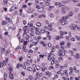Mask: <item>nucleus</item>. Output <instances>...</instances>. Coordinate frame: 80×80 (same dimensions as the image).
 <instances>
[{
  "mask_svg": "<svg viewBox=\"0 0 80 80\" xmlns=\"http://www.w3.org/2000/svg\"><path fill=\"white\" fill-rule=\"evenodd\" d=\"M65 17H63L60 20V22L62 23L61 25H66L68 23L67 22L65 21Z\"/></svg>",
  "mask_w": 80,
  "mask_h": 80,
  "instance_id": "nucleus-1",
  "label": "nucleus"
},
{
  "mask_svg": "<svg viewBox=\"0 0 80 80\" xmlns=\"http://www.w3.org/2000/svg\"><path fill=\"white\" fill-rule=\"evenodd\" d=\"M70 28L72 30H76L77 28L78 30H80V27H78V25L77 24H75L74 26H71Z\"/></svg>",
  "mask_w": 80,
  "mask_h": 80,
  "instance_id": "nucleus-2",
  "label": "nucleus"
},
{
  "mask_svg": "<svg viewBox=\"0 0 80 80\" xmlns=\"http://www.w3.org/2000/svg\"><path fill=\"white\" fill-rule=\"evenodd\" d=\"M59 52H58V56H65V53L64 52L60 49L58 50Z\"/></svg>",
  "mask_w": 80,
  "mask_h": 80,
  "instance_id": "nucleus-3",
  "label": "nucleus"
},
{
  "mask_svg": "<svg viewBox=\"0 0 80 80\" xmlns=\"http://www.w3.org/2000/svg\"><path fill=\"white\" fill-rule=\"evenodd\" d=\"M9 74L10 79H13V73L11 72H9Z\"/></svg>",
  "mask_w": 80,
  "mask_h": 80,
  "instance_id": "nucleus-4",
  "label": "nucleus"
},
{
  "mask_svg": "<svg viewBox=\"0 0 80 80\" xmlns=\"http://www.w3.org/2000/svg\"><path fill=\"white\" fill-rule=\"evenodd\" d=\"M44 10V8H43L41 7H39L38 8V11L39 12H42Z\"/></svg>",
  "mask_w": 80,
  "mask_h": 80,
  "instance_id": "nucleus-5",
  "label": "nucleus"
},
{
  "mask_svg": "<svg viewBox=\"0 0 80 80\" xmlns=\"http://www.w3.org/2000/svg\"><path fill=\"white\" fill-rule=\"evenodd\" d=\"M5 19L6 20H7V21H8L9 22V23H12V20L10 18L6 17H5Z\"/></svg>",
  "mask_w": 80,
  "mask_h": 80,
  "instance_id": "nucleus-6",
  "label": "nucleus"
},
{
  "mask_svg": "<svg viewBox=\"0 0 80 80\" xmlns=\"http://www.w3.org/2000/svg\"><path fill=\"white\" fill-rule=\"evenodd\" d=\"M28 62H25L24 63V64L25 65L22 66H23L22 67H23V68L24 69V70H26V66H25V65H28Z\"/></svg>",
  "mask_w": 80,
  "mask_h": 80,
  "instance_id": "nucleus-7",
  "label": "nucleus"
},
{
  "mask_svg": "<svg viewBox=\"0 0 80 80\" xmlns=\"http://www.w3.org/2000/svg\"><path fill=\"white\" fill-rule=\"evenodd\" d=\"M64 8H66V7H63V8L62 9L61 11V13H62L64 14L65 13H66V11L65 10V9H64Z\"/></svg>",
  "mask_w": 80,
  "mask_h": 80,
  "instance_id": "nucleus-8",
  "label": "nucleus"
},
{
  "mask_svg": "<svg viewBox=\"0 0 80 80\" xmlns=\"http://www.w3.org/2000/svg\"><path fill=\"white\" fill-rule=\"evenodd\" d=\"M15 6H12L11 8L9 9L10 12H12V11L14 10H15Z\"/></svg>",
  "mask_w": 80,
  "mask_h": 80,
  "instance_id": "nucleus-9",
  "label": "nucleus"
},
{
  "mask_svg": "<svg viewBox=\"0 0 80 80\" xmlns=\"http://www.w3.org/2000/svg\"><path fill=\"white\" fill-rule=\"evenodd\" d=\"M48 59L49 61H50L52 59V58L50 57H51V54H48Z\"/></svg>",
  "mask_w": 80,
  "mask_h": 80,
  "instance_id": "nucleus-10",
  "label": "nucleus"
},
{
  "mask_svg": "<svg viewBox=\"0 0 80 80\" xmlns=\"http://www.w3.org/2000/svg\"><path fill=\"white\" fill-rule=\"evenodd\" d=\"M48 15L50 17H51V18H53V17H54V15L53 14L51 13H49Z\"/></svg>",
  "mask_w": 80,
  "mask_h": 80,
  "instance_id": "nucleus-11",
  "label": "nucleus"
},
{
  "mask_svg": "<svg viewBox=\"0 0 80 80\" xmlns=\"http://www.w3.org/2000/svg\"><path fill=\"white\" fill-rule=\"evenodd\" d=\"M63 72L65 74V76H66V77H68V72H67V71L64 70L63 71Z\"/></svg>",
  "mask_w": 80,
  "mask_h": 80,
  "instance_id": "nucleus-12",
  "label": "nucleus"
},
{
  "mask_svg": "<svg viewBox=\"0 0 80 80\" xmlns=\"http://www.w3.org/2000/svg\"><path fill=\"white\" fill-rule=\"evenodd\" d=\"M8 23V22L6 21H4L2 22V25H4L5 24H7Z\"/></svg>",
  "mask_w": 80,
  "mask_h": 80,
  "instance_id": "nucleus-13",
  "label": "nucleus"
},
{
  "mask_svg": "<svg viewBox=\"0 0 80 80\" xmlns=\"http://www.w3.org/2000/svg\"><path fill=\"white\" fill-rule=\"evenodd\" d=\"M73 11H70L69 12V16L70 17H72V16L73 15Z\"/></svg>",
  "mask_w": 80,
  "mask_h": 80,
  "instance_id": "nucleus-14",
  "label": "nucleus"
},
{
  "mask_svg": "<svg viewBox=\"0 0 80 80\" xmlns=\"http://www.w3.org/2000/svg\"><path fill=\"white\" fill-rule=\"evenodd\" d=\"M35 33L37 35H41V32L38 31H36L35 32Z\"/></svg>",
  "mask_w": 80,
  "mask_h": 80,
  "instance_id": "nucleus-15",
  "label": "nucleus"
},
{
  "mask_svg": "<svg viewBox=\"0 0 80 80\" xmlns=\"http://www.w3.org/2000/svg\"><path fill=\"white\" fill-rule=\"evenodd\" d=\"M26 42H29V36L28 35H27L26 36Z\"/></svg>",
  "mask_w": 80,
  "mask_h": 80,
  "instance_id": "nucleus-16",
  "label": "nucleus"
},
{
  "mask_svg": "<svg viewBox=\"0 0 80 80\" xmlns=\"http://www.w3.org/2000/svg\"><path fill=\"white\" fill-rule=\"evenodd\" d=\"M32 68L31 67H28L27 70H28V71H32Z\"/></svg>",
  "mask_w": 80,
  "mask_h": 80,
  "instance_id": "nucleus-17",
  "label": "nucleus"
},
{
  "mask_svg": "<svg viewBox=\"0 0 80 80\" xmlns=\"http://www.w3.org/2000/svg\"><path fill=\"white\" fill-rule=\"evenodd\" d=\"M8 70L9 71V72H12L13 71V70H12V68H11V67H9L8 68Z\"/></svg>",
  "mask_w": 80,
  "mask_h": 80,
  "instance_id": "nucleus-18",
  "label": "nucleus"
},
{
  "mask_svg": "<svg viewBox=\"0 0 80 80\" xmlns=\"http://www.w3.org/2000/svg\"><path fill=\"white\" fill-rule=\"evenodd\" d=\"M42 72H44V71H45V70H47V68L43 67L42 68Z\"/></svg>",
  "mask_w": 80,
  "mask_h": 80,
  "instance_id": "nucleus-19",
  "label": "nucleus"
},
{
  "mask_svg": "<svg viewBox=\"0 0 80 80\" xmlns=\"http://www.w3.org/2000/svg\"><path fill=\"white\" fill-rule=\"evenodd\" d=\"M2 54L5 53V48L2 49Z\"/></svg>",
  "mask_w": 80,
  "mask_h": 80,
  "instance_id": "nucleus-20",
  "label": "nucleus"
},
{
  "mask_svg": "<svg viewBox=\"0 0 80 80\" xmlns=\"http://www.w3.org/2000/svg\"><path fill=\"white\" fill-rule=\"evenodd\" d=\"M41 68V67L40 66H38L36 67V69L37 70H39Z\"/></svg>",
  "mask_w": 80,
  "mask_h": 80,
  "instance_id": "nucleus-21",
  "label": "nucleus"
},
{
  "mask_svg": "<svg viewBox=\"0 0 80 80\" xmlns=\"http://www.w3.org/2000/svg\"><path fill=\"white\" fill-rule=\"evenodd\" d=\"M74 57L75 58H76V59H78L79 58H80V56H79V55H74Z\"/></svg>",
  "mask_w": 80,
  "mask_h": 80,
  "instance_id": "nucleus-22",
  "label": "nucleus"
},
{
  "mask_svg": "<svg viewBox=\"0 0 80 80\" xmlns=\"http://www.w3.org/2000/svg\"><path fill=\"white\" fill-rule=\"evenodd\" d=\"M23 58L22 57V56H21V57H20L19 60L20 62H21V61H22V60H23Z\"/></svg>",
  "mask_w": 80,
  "mask_h": 80,
  "instance_id": "nucleus-23",
  "label": "nucleus"
},
{
  "mask_svg": "<svg viewBox=\"0 0 80 80\" xmlns=\"http://www.w3.org/2000/svg\"><path fill=\"white\" fill-rule=\"evenodd\" d=\"M41 33H45L46 32V31L45 29H42L41 31Z\"/></svg>",
  "mask_w": 80,
  "mask_h": 80,
  "instance_id": "nucleus-24",
  "label": "nucleus"
},
{
  "mask_svg": "<svg viewBox=\"0 0 80 80\" xmlns=\"http://www.w3.org/2000/svg\"><path fill=\"white\" fill-rule=\"evenodd\" d=\"M36 25H37L38 27H40V26H41V24H40V23L38 22L37 23Z\"/></svg>",
  "mask_w": 80,
  "mask_h": 80,
  "instance_id": "nucleus-25",
  "label": "nucleus"
},
{
  "mask_svg": "<svg viewBox=\"0 0 80 80\" xmlns=\"http://www.w3.org/2000/svg\"><path fill=\"white\" fill-rule=\"evenodd\" d=\"M3 1L4 3H5V4H7L8 3V1H7V0H3Z\"/></svg>",
  "mask_w": 80,
  "mask_h": 80,
  "instance_id": "nucleus-26",
  "label": "nucleus"
},
{
  "mask_svg": "<svg viewBox=\"0 0 80 80\" xmlns=\"http://www.w3.org/2000/svg\"><path fill=\"white\" fill-rule=\"evenodd\" d=\"M71 40L72 41V42H75V39L74 38H71Z\"/></svg>",
  "mask_w": 80,
  "mask_h": 80,
  "instance_id": "nucleus-27",
  "label": "nucleus"
},
{
  "mask_svg": "<svg viewBox=\"0 0 80 80\" xmlns=\"http://www.w3.org/2000/svg\"><path fill=\"white\" fill-rule=\"evenodd\" d=\"M58 59L59 60H63V58L62 57H59L58 58Z\"/></svg>",
  "mask_w": 80,
  "mask_h": 80,
  "instance_id": "nucleus-28",
  "label": "nucleus"
},
{
  "mask_svg": "<svg viewBox=\"0 0 80 80\" xmlns=\"http://www.w3.org/2000/svg\"><path fill=\"white\" fill-rule=\"evenodd\" d=\"M28 43V42L26 41H25L23 42V44H24L25 45H27Z\"/></svg>",
  "mask_w": 80,
  "mask_h": 80,
  "instance_id": "nucleus-29",
  "label": "nucleus"
},
{
  "mask_svg": "<svg viewBox=\"0 0 80 80\" xmlns=\"http://www.w3.org/2000/svg\"><path fill=\"white\" fill-rule=\"evenodd\" d=\"M3 62H1L0 63V68H2V67H3V65L2 64Z\"/></svg>",
  "mask_w": 80,
  "mask_h": 80,
  "instance_id": "nucleus-30",
  "label": "nucleus"
},
{
  "mask_svg": "<svg viewBox=\"0 0 80 80\" xmlns=\"http://www.w3.org/2000/svg\"><path fill=\"white\" fill-rule=\"evenodd\" d=\"M35 2L36 4H38L39 3V1H38V0H35Z\"/></svg>",
  "mask_w": 80,
  "mask_h": 80,
  "instance_id": "nucleus-31",
  "label": "nucleus"
},
{
  "mask_svg": "<svg viewBox=\"0 0 80 80\" xmlns=\"http://www.w3.org/2000/svg\"><path fill=\"white\" fill-rule=\"evenodd\" d=\"M45 5L47 6H49V5H50V3L48 2H46L45 3Z\"/></svg>",
  "mask_w": 80,
  "mask_h": 80,
  "instance_id": "nucleus-32",
  "label": "nucleus"
},
{
  "mask_svg": "<svg viewBox=\"0 0 80 80\" xmlns=\"http://www.w3.org/2000/svg\"><path fill=\"white\" fill-rule=\"evenodd\" d=\"M55 67L57 68H58V67H60V65H59L58 64L55 65Z\"/></svg>",
  "mask_w": 80,
  "mask_h": 80,
  "instance_id": "nucleus-33",
  "label": "nucleus"
},
{
  "mask_svg": "<svg viewBox=\"0 0 80 80\" xmlns=\"http://www.w3.org/2000/svg\"><path fill=\"white\" fill-rule=\"evenodd\" d=\"M42 80H47V78L45 77H43L42 78Z\"/></svg>",
  "mask_w": 80,
  "mask_h": 80,
  "instance_id": "nucleus-34",
  "label": "nucleus"
},
{
  "mask_svg": "<svg viewBox=\"0 0 80 80\" xmlns=\"http://www.w3.org/2000/svg\"><path fill=\"white\" fill-rule=\"evenodd\" d=\"M79 10V9H78V8H76L75 9V12L77 13V12H78Z\"/></svg>",
  "mask_w": 80,
  "mask_h": 80,
  "instance_id": "nucleus-35",
  "label": "nucleus"
},
{
  "mask_svg": "<svg viewBox=\"0 0 80 80\" xmlns=\"http://www.w3.org/2000/svg\"><path fill=\"white\" fill-rule=\"evenodd\" d=\"M61 3L60 2H56L55 3V5H60Z\"/></svg>",
  "mask_w": 80,
  "mask_h": 80,
  "instance_id": "nucleus-36",
  "label": "nucleus"
},
{
  "mask_svg": "<svg viewBox=\"0 0 80 80\" xmlns=\"http://www.w3.org/2000/svg\"><path fill=\"white\" fill-rule=\"evenodd\" d=\"M51 60H52V61H53H53H55V59L53 57H52Z\"/></svg>",
  "mask_w": 80,
  "mask_h": 80,
  "instance_id": "nucleus-37",
  "label": "nucleus"
},
{
  "mask_svg": "<svg viewBox=\"0 0 80 80\" xmlns=\"http://www.w3.org/2000/svg\"><path fill=\"white\" fill-rule=\"evenodd\" d=\"M48 47H52V44L50 43H48Z\"/></svg>",
  "mask_w": 80,
  "mask_h": 80,
  "instance_id": "nucleus-38",
  "label": "nucleus"
},
{
  "mask_svg": "<svg viewBox=\"0 0 80 80\" xmlns=\"http://www.w3.org/2000/svg\"><path fill=\"white\" fill-rule=\"evenodd\" d=\"M23 41H24V40L23 39H22L20 40V42L21 43H22L23 42Z\"/></svg>",
  "mask_w": 80,
  "mask_h": 80,
  "instance_id": "nucleus-39",
  "label": "nucleus"
},
{
  "mask_svg": "<svg viewBox=\"0 0 80 80\" xmlns=\"http://www.w3.org/2000/svg\"><path fill=\"white\" fill-rule=\"evenodd\" d=\"M45 42L43 41H41L40 42V44H41V45H43Z\"/></svg>",
  "mask_w": 80,
  "mask_h": 80,
  "instance_id": "nucleus-40",
  "label": "nucleus"
},
{
  "mask_svg": "<svg viewBox=\"0 0 80 80\" xmlns=\"http://www.w3.org/2000/svg\"><path fill=\"white\" fill-rule=\"evenodd\" d=\"M2 65H3L4 66H6V63H5V61H4L3 62H2Z\"/></svg>",
  "mask_w": 80,
  "mask_h": 80,
  "instance_id": "nucleus-41",
  "label": "nucleus"
},
{
  "mask_svg": "<svg viewBox=\"0 0 80 80\" xmlns=\"http://www.w3.org/2000/svg\"><path fill=\"white\" fill-rule=\"evenodd\" d=\"M47 37L49 38L48 39L49 40H50L51 38V36H50V35H47Z\"/></svg>",
  "mask_w": 80,
  "mask_h": 80,
  "instance_id": "nucleus-42",
  "label": "nucleus"
},
{
  "mask_svg": "<svg viewBox=\"0 0 80 80\" xmlns=\"http://www.w3.org/2000/svg\"><path fill=\"white\" fill-rule=\"evenodd\" d=\"M64 42H62L60 43V45L61 46H62V45H63V44H64Z\"/></svg>",
  "mask_w": 80,
  "mask_h": 80,
  "instance_id": "nucleus-43",
  "label": "nucleus"
},
{
  "mask_svg": "<svg viewBox=\"0 0 80 80\" xmlns=\"http://www.w3.org/2000/svg\"><path fill=\"white\" fill-rule=\"evenodd\" d=\"M20 63L18 64L17 66V67L18 68H20Z\"/></svg>",
  "mask_w": 80,
  "mask_h": 80,
  "instance_id": "nucleus-44",
  "label": "nucleus"
},
{
  "mask_svg": "<svg viewBox=\"0 0 80 80\" xmlns=\"http://www.w3.org/2000/svg\"><path fill=\"white\" fill-rule=\"evenodd\" d=\"M30 31L31 32H32V33H33L34 32V30H33V29L31 28L30 29Z\"/></svg>",
  "mask_w": 80,
  "mask_h": 80,
  "instance_id": "nucleus-45",
  "label": "nucleus"
},
{
  "mask_svg": "<svg viewBox=\"0 0 80 80\" xmlns=\"http://www.w3.org/2000/svg\"><path fill=\"white\" fill-rule=\"evenodd\" d=\"M78 1H79V0H73V2H78Z\"/></svg>",
  "mask_w": 80,
  "mask_h": 80,
  "instance_id": "nucleus-46",
  "label": "nucleus"
},
{
  "mask_svg": "<svg viewBox=\"0 0 80 80\" xmlns=\"http://www.w3.org/2000/svg\"><path fill=\"white\" fill-rule=\"evenodd\" d=\"M60 38V36H58L56 38V40H58Z\"/></svg>",
  "mask_w": 80,
  "mask_h": 80,
  "instance_id": "nucleus-47",
  "label": "nucleus"
},
{
  "mask_svg": "<svg viewBox=\"0 0 80 80\" xmlns=\"http://www.w3.org/2000/svg\"><path fill=\"white\" fill-rule=\"evenodd\" d=\"M3 9L4 10V11H5V12H6V11H7V8H3Z\"/></svg>",
  "mask_w": 80,
  "mask_h": 80,
  "instance_id": "nucleus-48",
  "label": "nucleus"
},
{
  "mask_svg": "<svg viewBox=\"0 0 80 80\" xmlns=\"http://www.w3.org/2000/svg\"><path fill=\"white\" fill-rule=\"evenodd\" d=\"M65 38L67 39L68 40H69V37L68 36H66Z\"/></svg>",
  "mask_w": 80,
  "mask_h": 80,
  "instance_id": "nucleus-49",
  "label": "nucleus"
},
{
  "mask_svg": "<svg viewBox=\"0 0 80 80\" xmlns=\"http://www.w3.org/2000/svg\"><path fill=\"white\" fill-rule=\"evenodd\" d=\"M69 70H70L71 72H72V71H73V68H69Z\"/></svg>",
  "mask_w": 80,
  "mask_h": 80,
  "instance_id": "nucleus-50",
  "label": "nucleus"
},
{
  "mask_svg": "<svg viewBox=\"0 0 80 80\" xmlns=\"http://www.w3.org/2000/svg\"><path fill=\"white\" fill-rule=\"evenodd\" d=\"M14 14L15 15H16L17 14V11H15V12L14 13Z\"/></svg>",
  "mask_w": 80,
  "mask_h": 80,
  "instance_id": "nucleus-51",
  "label": "nucleus"
},
{
  "mask_svg": "<svg viewBox=\"0 0 80 80\" xmlns=\"http://www.w3.org/2000/svg\"><path fill=\"white\" fill-rule=\"evenodd\" d=\"M23 24H24V25H26V24H27V22H26L25 21H23Z\"/></svg>",
  "mask_w": 80,
  "mask_h": 80,
  "instance_id": "nucleus-52",
  "label": "nucleus"
},
{
  "mask_svg": "<svg viewBox=\"0 0 80 80\" xmlns=\"http://www.w3.org/2000/svg\"><path fill=\"white\" fill-rule=\"evenodd\" d=\"M32 5V3L31 2H29L28 3V5H29V6H31Z\"/></svg>",
  "mask_w": 80,
  "mask_h": 80,
  "instance_id": "nucleus-53",
  "label": "nucleus"
},
{
  "mask_svg": "<svg viewBox=\"0 0 80 80\" xmlns=\"http://www.w3.org/2000/svg\"><path fill=\"white\" fill-rule=\"evenodd\" d=\"M30 35L31 36H32V37H34V34L33 33H30Z\"/></svg>",
  "mask_w": 80,
  "mask_h": 80,
  "instance_id": "nucleus-54",
  "label": "nucleus"
},
{
  "mask_svg": "<svg viewBox=\"0 0 80 80\" xmlns=\"http://www.w3.org/2000/svg\"><path fill=\"white\" fill-rule=\"evenodd\" d=\"M23 30L24 32H26L27 31V28H24L23 29Z\"/></svg>",
  "mask_w": 80,
  "mask_h": 80,
  "instance_id": "nucleus-55",
  "label": "nucleus"
},
{
  "mask_svg": "<svg viewBox=\"0 0 80 80\" xmlns=\"http://www.w3.org/2000/svg\"><path fill=\"white\" fill-rule=\"evenodd\" d=\"M28 52L29 53H33V51H32V50H29L28 51Z\"/></svg>",
  "mask_w": 80,
  "mask_h": 80,
  "instance_id": "nucleus-56",
  "label": "nucleus"
},
{
  "mask_svg": "<svg viewBox=\"0 0 80 80\" xmlns=\"http://www.w3.org/2000/svg\"><path fill=\"white\" fill-rule=\"evenodd\" d=\"M76 69H77V67L74 66V68H73L74 70H75H75H76Z\"/></svg>",
  "mask_w": 80,
  "mask_h": 80,
  "instance_id": "nucleus-57",
  "label": "nucleus"
},
{
  "mask_svg": "<svg viewBox=\"0 0 80 80\" xmlns=\"http://www.w3.org/2000/svg\"><path fill=\"white\" fill-rule=\"evenodd\" d=\"M28 58H30L31 57V55H30V54H28Z\"/></svg>",
  "mask_w": 80,
  "mask_h": 80,
  "instance_id": "nucleus-58",
  "label": "nucleus"
},
{
  "mask_svg": "<svg viewBox=\"0 0 80 80\" xmlns=\"http://www.w3.org/2000/svg\"><path fill=\"white\" fill-rule=\"evenodd\" d=\"M65 18V20H66V18H69V16H68V15H67L66 16Z\"/></svg>",
  "mask_w": 80,
  "mask_h": 80,
  "instance_id": "nucleus-59",
  "label": "nucleus"
},
{
  "mask_svg": "<svg viewBox=\"0 0 80 80\" xmlns=\"http://www.w3.org/2000/svg\"><path fill=\"white\" fill-rule=\"evenodd\" d=\"M45 22H46V23H47V24H48H48H49V22H48V20H46V21H45Z\"/></svg>",
  "mask_w": 80,
  "mask_h": 80,
  "instance_id": "nucleus-60",
  "label": "nucleus"
},
{
  "mask_svg": "<svg viewBox=\"0 0 80 80\" xmlns=\"http://www.w3.org/2000/svg\"><path fill=\"white\" fill-rule=\"evenodd\" d=\"M76 39L78 40H80V38L77 37H76Z\"/></svg>",
  "mask_w": 80,
  "mask_h": 80,
  "instance_id": "nucleus-61",
  "label": "nucleus"
},
{
  "mask_svg": "<svg viewBox=\"0 0 80 80\" xmlns=\"http://www.w3.org/2000/svg\"><path fill=\"white\" fill-rule=\"evenodd\" d=\"M44 28H45V29H48V27L44 26Z\"/></svg>",
  "mask_w": 80,
  "mask_h": 80,
  "instance_id": "nucleus-62",
  "label": "nucleus"
},
{
  "mask_svg": "<svg viewBox=\"0 0 80 80\" xmlns=\"http://www.w3.org/2000/svg\"><path fill=\"white\" fill-rule=\"evenodd\" d=\"M4 34L5 35H6V36L8 35V32H5Z\"/></svg>",
  "mask_w": 80,
  "mask_h": 80,
  "instance_id": "nucleus-63",
  "label": "nucleus"
},
{
  "mask_svg": "<svg viewBox=\"0 0 80 80\" xmlns=\"http://www.w3.org/2000/svg\"><path fill=\"white\" fill-rule=\"evenodd\" d=\"M35 30L36 31H38L39 30V28H35Z\"/></svg>",
  "mask_w": 80,
  "mask_h": 80,
  "instance_id": "nucleus-64",
  "label": "nucleus"
}]
</instances>
